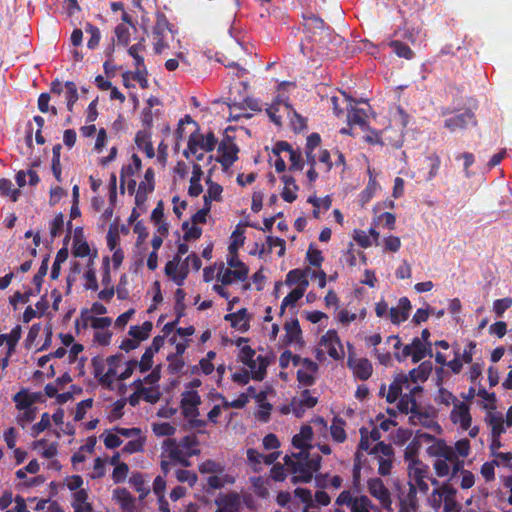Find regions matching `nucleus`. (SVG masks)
Returning <instances> with one entry per match:
<instances>
[{"mask_svg": "<svg viewBox=\"0 0 512 512\" xmlns=\"http://www.w3.org/2000/svg\"><path fill=\"white\" fill-rule=\"evenodd\" d=\"M312 437V427L303 425L300 432L292 438V445L300 451L286 455L283 459L287 467L299 475L291 480H313V475L320 469L322 457L317 453L310 452Z\"/></svg>", "mask_w": 512, "mask_h": 512, "instance_id": "f257e3e1", "label": "nucleus"}, {"mask_svg": "<svg viewBox=\"0 0 512 512\" xmlns=\"http://www.w3.org/2000/svg\"><path fill=\"white\" fill-rule=\"evenodd\" d=\"M431 453L439 456V458L446 460L452 465L451 476L453 478H458V474L460 473L462 477L461 480H474V475L471 472L464 470V461L460 460L455 450L450 446H447L444 442L438 443L435 447V451H431Z\"/></svg>", "mask_w": 512, "mask_h": 512, "instance_id": "f03ea898", "label": "nucleus"}, {"mask_svg": "<svg viewBox=\"0 0 512 512\" xmlns=\"http://www.w3.org/2000/svg\"><path fill=\"white\" fill-rule=\"evenodd\" d=\"M455 493L448 482H443L435 488L428 501L435 510L443 506L444 512H453L456 509Z\"/></svg>", "mask_w": 512, "mask_h": 512, "instance_id": "7ed1b4c3", "label": "nucleus"}, {"mask_svg": "<svg viewBox=\"0 0 512 512\" xmlns=\"http://www.w3.org/2000/svg\"><path fill=\"white\" fill-rule=\"evenodd\" d=\"M295 495L304 505L303 512H320V506L330 503L329 495L322 490H317L313 494L310 490L297 488Z\"/></svg>", "mask_w": 512, "mask_h": 512, "instance_id": "20e7f679", "label": "nucleus"}, {"mask_svg": "<svg viewBox=\"0 0 512 512\" xmlns=\"http://www.w3.org/2000/svg\"><path fill=\"white\" fill-rule=\"evenodd\" d=\"M339 506L347 505L351 512H380L367 496L354 497L350 491H343L336 499Z\"/></svg>", "mask_w": 512, "mask_h": 512, "instance_id": "39448f33", "label": "nucleus"}, {"mask_svg": "<svg viewBox=\"0 0 512 512\" xmlns=\"http://www.w3.org/2000/svg\"><path fill=\"white\" fill-rule=\"evenodd\" d=\"M172 32L171 25L164 13L156 14V22L152 30L153 46L156 54H161L168 47L166 37Z\"/></svg>", "mask_w": 512, "mask_h": 512, "instance_id": "423d86ee", "label": "nucleus"}, {"mask_svg": "<svg viewBox=\"0 0 512 512\" xmlns=\"http://www.w3.org/2000/svg\"><path fill=\"white\" fill-rule=\"evenodd\" d=\"M405 460L408 461V475L410 480H424L428 477L429 466L414 458V449L408 446L405 450Z\"/></svg>", "mask_w": 512, "mask_h": 512, "instance_id": "0eeeda50", "label": "nucleus"}, {"mask_svg": "<svg viewBox=\"0 0 512 512\" xmlns=\"http://www.w3.org/2000/svg\"><path fill=\"white\" fill-rule=\"evenodd\" d=\"M218 152L221 154L217 161L223 166L224 169H228L238 159L237 154L239 149L233 142V139L229 136L225 137L218 146Z\"/></svg>", "mask_w": 512, "mask_h": 512, "instance_id": "6e6552de", "label": "nucleus"}, {"mask_svg": "<svg viewBox=\"0 0 512 512\" xmlns=\"http://www.w3.org/2000/svg\"><path fill=\"white\" fill-rule=\"evenodd\" d=\"M163 453L175 464L179 463L183 467L190 466L189 457H186V452L177 443L176 439L168 438L163 442Z\"/></svg>", "mask_w": 512, "mask_h": 512, "instance_id": "1a4fd4ad", "label": "nucleus"}, {"mask_svg": "<svg viewBox=\"0 0 512 512\" xmlns=\"http://www.w3.org/2000/svg\"><path fill=\"white\" fill-rule=\"evenodd\" d=\"M320 345L327 350V353L331 358L339 360L343 357L344 353L342 349V344L335 330H328L321 337Z\"/></svg>", "mask_w": 512, "mask_h": 512, "instance_id": "9d476101", "label": "nucleus"}, {"mask_svg": "<svg viewBox=\"0 0 512 512\" xmlns=\"http://www.w3.org/2000/svg\"><path fill=\"white\" fill-rule=\"evenodd\" d=\"M476 120L473 112L465 110L459 114H456L444 121V127L455 132L456 130H462L468 127V125H475Z\"/></svg>", "mask_w": 512, "mask_h": 512, "instance_id": "9b49d317", "label": "nucleus"}, {"mask_svg": "<svg viewBox=\"0 0 512 512\" xmlns=\"http://www.w3.org/2000/svg\"><path fill=\"white\" fill-rule=\"evenodd\" d=\"M368 429L367 428H361L360 429V442L358 445V450L355 453L354 457V465H353V471H352V480H360L361 477V467H362V457L363 454L361 451H368L370 448V439L368 437Z\"/></svg>", "mask_w": 512, "mask_h": 512, "instance_id": "f8f14e48", "label": "nucleus"}, {"mask_svg": "<svg viewBox=\"0 0 512 512\" xmlns=\"http://www.w3.org/2000/svg\"><path fill=\"white\" fill-rule=\"evenodd\" d=\"M347 366L352 369L354 375L360 380H367L373 372L372 363L367 358L356 359L349 355Z\"/></svg>", "mask_w": 512, "mask_h": 512, "instance_id": "ddd939ff", "label": "nucleus"}, {"mask_svg": "<svg viewBox=\"0 0 512 512\" xmlns=\"http://www.w3.org/2000/svg\"><path fill=\"white\" fill-rule=\"evenodd\" d=\"M83 482H68V487L73 491L72 505L76 511H91L92 507L87 502L88 494L85 489L80 488Z\"/></svg>", "mask_w": 512, "mask_h": 512, "instance_id": "4468645a", "label": "nucleus"}, {"mask_svg": "<svg viewBox=\"0 0 512 512\" xmlns=\"http://www.w3.org/2000/svg\"><path fill=\"white\" fill-rule=\"evenodd\" d=\"M450 418L452 422L459 423L463 430H468L471 426L472 418L469 406L464 402H457L451 411Z\"/></svg>", "mask_w": 512, "mask_h": 512, "instance_id": "2eb2a0df", "label": "nucleus"}, {"mask_svg": "<svg viewBox=\"0 0 512 512\" xmlns=\"http://www.w3.org/2000/svg\"><path fill=\"white\" fill-rule=\"evenodd\" d=\"M412 308L411 302L407 297H401L397 307H391L389 310V318L393 324L399 325L405 322Z\"/></svg>", "mask_w": 512, "mask_h": 512, "instance_id": "dca6fc26", "label": "nucleus"}, {"mask_svg": "<svg viewBox=\"0 0 512 512\" xmlns=\"http://www.w3.org/2000/svg\"><path fill=\"white\" fill-rule=\"evenodd\" d=\"M216 512H237L241 507V498L236 493L221 495L216 500Z\"/></svg>", "mask_w": 512, "mask_h": 512, "instance_id": "f3484780", "label": "nucleus"}, {"mask_svg": "<svg viewBox=\"0 0 512 512\" xmlns=\"http://www.w3.org/2000/svg\"><path fill=\"white\" fill-rule=\"evenodd\" d=\"M408 375L405 373H399L394 377V380L389 385V390L386 395V401L388 403H394L402 393V389L404 386L408 387Z\"/></svg>", "mask_w": 512, "mask_h": 512, "instance_id": "a211bd4d", "label": "nucleus"}, {"mask_svg": "<svg viewBox=\"0 0 512 512\" xmlns=\"http://www.w3.org/2000/svg\"><path fill=\"white\" fill-rule=\"evenodd\" d=\"M397 408L401 413H411L413 416H418L419 419L422 417H428L426 413L420 412L415 397L411 394L401 395L397 404Z\"/></svg>", "mask_w": 512, "mask_h": 512, "instance_id": "6ab92c4d", "label": "nucleus"}, {"mask_svg": "<svg viewBox=\"0 0 512 512\" xmlns=\"http://www.w3.org/2000/svg\"><path fill=\"white\" fill-rule=\"evenodd\" d=\"M248 268L242 269H222L217 275V279L222 283V285H230L235 280L245 281L248 277Z\"/></svg>", "mask_w": 512, "mask_h": 512, "instance_id": "aec40b11", "label": "nucleus"}, {"mask_svg": "<svg viewBox=\"0 0 512 512\" xmlns=\"http://www.w3.org/2000/svg\"><path fill=\"white\" fill-rule=\"evenodd\" d=\"M285 336L284 341L286 344H303L302 330L297 318L291 319L284 324Z\"/></svg>", "mask_w": 512, "mask_h": 512, "instance_id": "412c9836", "label": "nucleus"}, {"mask_svg": "<svg viewBox=\"0 0 512 512\" xmlns=\"http://www.w3.org/2000/svg\"><path fill=\"white\" fill-rule=\"evenodd\" d=\"M224 320L230 322L233 328L241 332L248 331L250 327L246 308H241L237 312L226 314Z\"/></svg>", "mask_w": 512, "mask_h": 512, "instance_id": "4be33fe9", "label": "nucleus"}, {"mask_svg": "<svg viewBox=\"0 0 512 512\" xmlns=\"http://www.w3.org/2000/svg\"><path fill=\"white\" fill-rule=\"evenodd\" d=\"M309 268L302 270V269H293L290 270L286 275V284L289 286L297 285V289H303L306 291L307 287L309 286L308 281V272Z\"/></svg>", "mask_w": 512, "mask_h": 512, "instance_id": "5701e85b", "label": "nucleus"}, {"mask_svg": "<svg viewBox=\"0 0 512 512\" xmlns=\"http://www.w3.org/2000/svg\"><path fill=\"white\" fill-rule=\"evenodd\" d=\"M370 493L380 501L383 508L390 509L391 498L388 489L383 482H368Z\"/></svg>", "mask_w": 512, "mask_h": 512, "instance_id": "b1692460", "label": "nucleus"}, {"mask_svg": "<svg viewBox=\"0 0 512 512\" xmlns=\"http://www.w3.org/2000/svg\"><path fill=\"white\" fill-rule=\"evenodd\" d=\"M199 470L202 474H213L207 478V480H222L219 475L224 472V467L213 460H206L200 464ZM223 480H234L231 477L226 476Z\"/></svg>", "mask_w": 512, "mask_h": 512, "instance_id": "393cba45", "label": "nucleus"}, {"mask_svg": "<svg viewBox=\"0 0 512 512\" xmlns=\"http://www.w3.org/2000/svg\"><path fill=\"white\" fill-rule=\"evenodd\" d=\"M432 372V362L423 361L417 368H413L408 375V382H425Z\"/></svg>", "mask_w": 512, "mask_h": 512, "instance_id": "a878e982", "label": "nucleus"}, {"mask_svg": "<svg viewBox=\"0 0 512 512\" xmlns=\"http://www.w3.org/2000/svg\"><path fill=\"white\" fill-rule=\"evenodd\" d=\"M135 143L140 150L145 152L148 158H153L155 156L150 132L146 130L138 131L135 136Z\"/></svg>", "mask_w": 512, "mask_h": 512, "instance_id": "bb28decb", "label": "nucleus"}, {"mask_svg": "<svg viewBox=\"0 0 512 512\" xmlns=\"http://www.w3.org/2000/svg\"><path fill=\"white\" fill-rule=\"evenodd\" d=\"M281 180L284 183V188L281 197L284 201L292 203L297 199L296 191L299 189L294 177L290 175H283Z\"/></svg>", "mask_w": 512, "mask_h": 512, "instance_id": "cd10ccee", "label": "nucleus"}, {"mask_svg": "<svg viewBox=\"0 0 512 512\" xmlns=\"http://www.w3.org/2000/svg\"><path fill=\"white\" fill-rule=\"evenodd\" d=\"M487 422L491 426L494 443L498 442V438L505 432L503 415L501 413L489 412L487 414Z\"/></svg>", "mask_w": 512, "mask_h": 512, "instance_id": "c85d7f7f", "label": "nucleus"}, {"mask_svg": "<svg viewBox=\"0 0 512 512\" xmlns=\"http://www.w3.org/2000/svg\"><path fill=\"white\" fill-rule=\"evenodd\" d=\"M412 351H413V355H412V362L413 363H418L420 362L422 359H424L426 356H432V343H429V347L424 344L421 339L419 338H414L412 340Z\"/></svg>", "mask_w": 512, "mask_h": 512, "instance_id": "c756f323", "label": "nucleus"}, {"mask_svg": "<svg viewBox=\"0 0 512 512\" xmlns=\"http://www.w3.org/2000/svg\"><path fill=\"white\" fill-rule=\"evenodd\" d=\"M81 318L83 320V328L88 326V322H91V327L94 329H105L111 325V318L109 317H93L88 314V310L85 309L81 312Z\"/></svg>", "mask_w": 512, "mask_h": 512, "instance_id": "7c9ffc66", "label": "nucleus"}, {"mask_svg": "<svg viewBox=\"0 0 512 512\" xmlns=\"http://www.w3.org/2000/svg\"><path fill=\"white\" fill-rule=\"evenodd\" d=\"M198 444L199 441L195 435H186L179 442V445L186 452V457L200 454V449L197 448Z\"/></svg>", "mask_w": 512, "mask_h": 512, "instance_id": "2f4dec72", "label": "nucleus"}, {"mask_svg": "<svg viewBox=\"0 0 512 512\" xmlns=\"http://www.w3.org/2000/svg\"><path fill=\"white\" fill-rule=\"evenodd\" d=\"M152 328V322L145 321L142 326H131L129 329V335L140 343V341H144L149 337V333Z\"/></svg>", "mask_w": 512, "mask_h": 512, "instance_id": "473e14b6", "label": "nucleus"}, {"mask_svg": "<svg viewBox=\"0 0 512 512\" xmlns=\"http://www.w3.org/2000/svg\"><path fill=\"white\" fill-rule=\"evenodd\" d=\"M349 125H359L364 128L367 125V114L364 109L351 108L347 113Z\"/></svg>", "mask_w": 512, "mask_h": 512, "instance_id": "72a5a7b5", "label": "nucleus"}, {"mask_svg": "<svg viewBox=\"0 0 512 512\" xmlns=\"http://www.w3.org/2000/svg\"><path fill=\"white\" fill-rule=\"evenodd\" d=\"M256 361L255 369L251 370V378L256 381H262L267 372V367L269 365L268 359L265 356L258 355Z\"/></svg>", "mask_w": 512, "mask_h": 512, "instance_id": "f704fd0d", "label": "nucleus"}, {"mask_svg": "<svg viewBox=\"0 0 512 512\" xmlns=\"http://www.w3.org/2000/svg\"><path fill=\"white\" fill-rule=\"evenodd\" d=\"M122 355L116 354L111 355L107 358V364H108V371L103 375L100 379L101 383H110L111 378L114 377L117 374V367L121 361Z\"/></svg>", "mask_w": 512, "mask_h": 512, "instance_id": "c9c22d12", "label": "nucleus"}, {"mask_svg": "<svg viewBox=\"0 0 512 512\" xmlns=\"http://www.w3.org/2000/svg\"><path fill=\"white\" fill-rule=\"evenodd\" d=\"M114 498L126 511H132L134 508V500L130 492L125 489H116L114 491Z\"/></svg>", "mask_w": 512, "mask_h": 512, "instance_id": "e433bc0d", "label": "nucleus"}, {"mask_svg": "<svg viewBox=\"0 0 512 512\" xmlns=\"http://www.w3.org/2000/svg\"><path fill=\"white\" fill-rule=\"evenodd\" d=\"M35 289L28 288L24 293L20 291H16L12 296L9 297V304L12 306L13 310L18 309V304L23 303L26 304L29 302L30 297L36 295Z\"/></svg>", "mask_w": 512, "mask_h": 512, "instance_id": "4c0bfd02", "label": "nucleus"}, {"mask_svg": "<svg viewBox=\"0 0 512 512\" xmlns=\"http://www.w3.org/2000/svg\"><path fill=\"white\" fill-rule=\"evenodd\" d=\"M65 99L67 102V110L73 112V106L78 100V89L73 81L65 82Z\"/></svg>", "mask_w": 512, "mask_h": 512, "instance_id": "58836bf2", "label": "nucleus"}, {"mask_svg": "<svg viewBox=\"0 0 512 512\" xmlns=\"http://www.w3.org/2000/svg\"><path fill=\"white\" fill-rule=\"evenodd\" d=\"M48 263H49V255H46L43 258L37 273L34 275V277L32 279V282L35 285L36 293H40V291H41L44 277L46 276L47 271H48Z\"/></svg>", "mask_w": 512, "mask_h": 512, "instance_id": "ea45409f", "label": "nucleus"}, {"mask_svg": "<svg viewBox=\"0 0 512 512\" xmlns=\"http://www.w3.org/2000/svg\"><path fill=\"white\" fill-rule=\"evenodd\" d=\"M0 195L7 196L11 201L16 202L20 196V190L13 188V184L9 179H0Z\"/></svg>", "mask_w": 512, "mask_h": 512, "instance_id": "a19ab883", "label": "nucleus"}, {"mask_svg": "<svg viewBox=\"0 0 512 512\" xmlns=\"http://www.w3.org/2000/svg\"><path fill=\"white\" fill-rule=\"evenodd\" d=\"M388 45L393 49L394 53L402 58L405 59H412L414 52L410 49V47L399 41V40H392L388 43Z\"/></svg>", "mask_w": 512, "mask_h": 512, "instance_id": "79ce46f5", "label": "nucleus"}, {"mask_svg": "<svg viewBox=\"0 0 512 512\" xmlns=\"http://www.w3.org/2000/svg\"><path fill=\"white\" fill-rule=\"evenodd\" d=\"M256 352L254 349H252L250 346L246 345L241 347L240 353H239V360L249 367L250 369H255L256 367V361L254 359Z\"/></svg>", "mask_w": 512, "mask_h": 512, "instance_id": "37998d69", "label": "nucleus"}, {"mask_svg": "<svg viewBox=\"0 0 512 512\" xmlns=\"http://www.w3.org/2000/svg\"><path fill=\"white\" fill-rule=\"evenodd\" d=\"M307 202L312 204L314 207L312 212L314 218H319L321 206H323L325 210H328L331 207V199L329 197H325L322 200L317 198L315 195L309 196Z\"/></svg>", "mask_w": 512, "mask_h": 512, "instance_id": "c03bdc74", "label": "nucleus"}, {"mask_svg": "<svg viewBox=\"0 0 512 512\" xmlns=\"http://www.w3.org/2000/svg\"><path fill=\"white\" fill-rule=\"evenodd\" d=\"M181 396V406H190L195 408L201 404V397L195 390L184 391Z\"/></svg>", "mask_w": 512, "mask_h": 512, "instance_id": "a18cd8bd", "label": "nucleus"}, {"mask_svg": "<svg viewBox=\"0 0 512 512\" xmlns=\"http://www.w3.org/2000/svg\"><path fill=\"white\" fill-rule=\"evenodd\" d=\"M85 32L90 34V38L87 42V47L91 50L95 49L99 45L101 39L99 28L91 23H86Z\"/></svg>", "mask_w": 512, "mask_h": 512, "instance_id": "49530a36", "label": "nucleus"}, {"mask_svg": "<svg viewBox=\"0 0 512 512\" xmlns=\"http://www.w3.org/2000/svg\"><path fill=\"white\" fill-rule=\"evenodd\" d=\"M344 421L338 418H334V421L330 427V433L332 438L341 443L346 439V432L344 430Z\"/></svg>", "mask_w": 512, "mask_h": 512, "instance_id": "de8ad7c7", "label": "nucleus"}, {"mask_svg": "<svg viewBox=\"0 0 512 512\" xmlns=\"http://www.w3.org/2000/svg\"><path fill=\"white\" fill-rule=\"evenodd\" d=\"M13 401L18 410L33 408V400H30L29 393L26 390H21L13 396Z\"/></svg>", "mask_w": 512, "mask_h": 512, "instance_id": "09e8293b", "label": "nucleus"}, {"mask_svg": "<svg viewBox=\"0 0 512 512\" xmlns=\"http://www.w3.org/2000/svg\"><path fill=\"white\" fill-rule=\"evenodd\" d=\"M145 49L144 45V39H142L140 42L132 45L128 49V53L131 57H133L135 61L136 68L144 67V58L140 55V52H142Z\"/></svg>", "mask_w": 512, "mask_h": 512, "instance_id": "8fccbe9b", "label": "nucleus"}, {"mask_svg": "<svg viewBox=\"0 0 512 512\" xmlns=\"http://www.w3.org/2000/svg\"><path fill=\"white\" fill-rule=\"evenodd\" d=\"M232 242L229 245V252L230 254L236 253L239 249V247L243 246L245 241L244 236V230L239 228V226L236 227V229L232 232L231 235Z\"/></svg>", "mask_w": 512, "mask_h": 512, "instance_id": "3c124183", "label": "nucleus"}, {"mask_svg": "<svg viewBox=\"0 0 512 512\" xmlns=\"http://www.w3.org/2000/svg\"><path fill=\"white\" fill-rule=\"evenodd\" d=\"M288 473L293 474L292 478L295 476H299L298 474H295L290 468L287 467V465L284 463V465L275 464L271 468V479L270 480H285Z\"/></svg>", "mask_w": 512, "mask_h": 512, "instance_id": "603ef678", "label": "nucleus"}, {"mask_svg": "<svg viewBox=\"0 0 512 512\" xmlns=\"http://www.w3.org/2000/svg\"><path fill=\"white\" fill-rule=\"evenodd\" d=\"M370 453L374 455L375 459H378L379 457L389 458L393 456V448L390 444L378 442Z\"/></svg>", "mask_w": 512, "mask_h": 512, "instance_id": "864d4df0", "label": "nucleus"}, {"mask_svg": "<svg viewBox=\"0 0 512 512\" xmlns=\"http://www.w3.org/2000/svg\"><path fill=\"white\" fill-rule=\"evenodd\" d=\"M198 137L199 141V147L207 152H211L214 150L217 139L213 132H209L206 134V136L203 135H196Z\"/></svg>", "mask_w": 512, "mask_h": 512, "instance_id": "5fc2aeb1", "label": "nucleus"}, {"mask_svg": "<svg viewBox=\"0 0 512 512\" xmlns=\"http://www.w3.org/2000/svg\"><path fill=\"white\" fill-rule=\"evenodd\" d=\"M142 398L151 404H155L160 400L161 392L158 387H141Z\"/></svg>", "mask_w": 512, "mask_h": 512, "instance_id": "6e6d98bb", "label": "nucleus"}, {"mask_svg": "<svg viewBox=\"0 0 512 512\" xmlns=\"http://www.w3.org/2000/svg\"><path fill=\"white\" fill-rule=\"evenodd\" d=\"M247 459L255 472L261 470L260 466L263 464L264 454L258 452L256 449L250 448L247 450Z\"/></svg>", "mask_w": 512, "mask_h": 512, "instance_id": "4d7b16f0", "label": "nucleus"}, {"mask_svg": "<svg viewBox=\"0 0 512 512\" xmlns=\"http://www.w3.org/2000/svg\"><path fill=\"white\" fill-rule=\"evenodd\" d=\"M50 421H51L50 415L47 412L43 413L41 416V420L32 426L31 435L33 437H36L40 433L45 431L47 428L50 427Z\"/></svg>", "mask_w": 512, "mask_h": 512, "instance_id": "13d9d810", "label": "nucleus"}, {"mask_svg": "<svg viewBox=\"0 0 512 512\" xmlns=\"http://www.w3.org/2000/svg\"><path fill=\"white\" fill-rule=\"evenodd\" d=\"M306 258H307L309 264L314 267H320L324 260V258L322 256V252L318 249H315L312 244L308 248V251L306 253Z\"/></svg>", "mask_w": 512, "mask_h": 512, "instance_id": "bf43d9fd", "label": "nucleus"}, {"mask_svg": "<svg viewBox=\"0 0 512 512\" xmlns=\"http://www.w3.org/2000/svg\"><path fill=\"white\" fill-rule=\"evenodd\" d=\"M167 361L168 364V371L171 374H177L182 371V369L185 366V362L182 357H179L178 355H168Z\"/></svg>", "mask_w": 512, "mask_h": 512, "instance_id": "052dcab7", "label": "nucleus"}, {"mask_svg": "<svg viewBox=\"0 0 512 512\" xmlns=\"http://www.w3.org/2000/svg\"><path fill=\"white\" fill-rule=\"evenodd\" d=\"M284 106L293 112L294 117L291 119V125L295 131H301L306 128V120L299 115L288 102H284Z\"/></svg>", "mask_w": 512, "mask_h": 512, "instance_id": "680f3d73", "label": "nucleus"}, {"mask_svg": "<svg viewBox=\"0 0 512 512\" xmlns=\"http://www.w3.org/2000/svg\"><path fill=\"white\" fill-rule=\"evenodd\" d=\"M434 469L438 477H445L452 473V465L441 458L435 460Z\"/></svg>", "mask_w": 512, "mask_h": 512, "instance_id": "e2e57ef3", "label": "nucleus"}, {"mask_svg": "<svg viewBox=\"0 0 512 512\" xmlns=\"http://www.w3.org/2000/svg\"><path fill=\"white\" fill-rule=\"evenodd\" d=\"M437 401L441 404L449 406L451 404L455 405L459 400L456 396L453 395L452 392L441 387L438 391Z\"/></svg>", "mask_w": 512, "mask_h": 512, "instance_id": "0e129e2a", "label": "nucleus"}, {"mask_svg": "<svg viewBox=\"0 0 512 512\" xmlns=\"http://www.w3.org/2000/svg\"><path fill=\"white\" fill-rule=\"evenodd\" d=\"M512 306V298L505 297L497 299L493 303V311L498 317H501L504 312Z\"/></svg>", "mask_w": 512, "mask_h": 512, "instance_id": "69168bd1", "label": "nucleus"}, {"mask_svg": "<svg viewBox=\"0 0 512 512\" xmlns=\"http://www.w3.org/2000/svg\"><path fill=\"white\" fill-rule=\"evenodd\" d=\"M153 432L157 436H172L176 432V428L170 423L164 422L153 425Z\"/></svg>", "mask_w": 512, "mask_h": 512, "instance_id": "338daca9", "label": "nucleus"}, {"mask_svg": "<svg viewBox=\"0 0 512 512\" xmlns=\"http://www.w3.org/2000/svg\"><path fill=\"white\" fill-rule=\"evenodd\" d=\"M23 412L18 416L17 422L20 426L23 428L26 426V424L31 423L36 418V407L23 409Z\"/></svg>", "mask_w": 512, "mask_h": 512, "instance_id": "774afa93", "label": "nucleus"}]
</instances>
